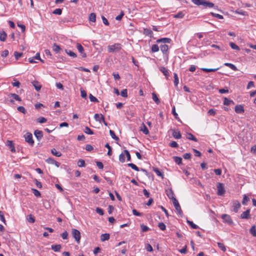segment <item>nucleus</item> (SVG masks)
<instances>
[{"label":"nucleus","instance_id":"nucleus-1","mask_svg":"<svg viewBox=\"0 0 256 256\" xmlns=\"http://www.w3.org/2000/svg\"><path fill=\"white\" fill-rule=\"evenodd\" d=\"M171 41V40L169 38H162L158 39L156 40V42L160 43V42H163L164 44H161L160 46V48L161 51L164 54H166V52H168V46L166 45V43H170Z\"/></svg>","mask_w":256,"mask_h":256},{"label":"nucleus","instance_id":"nucleus-2","mask_svg":"<svg viewBox=\"0 0 256 256\" xmlns=\"http://www.w3.org/2000/svg\"><path fill=\"white\" fill-rule=\"evenodd\" d=\"M121 48V44H115L114 45L108 46V51L110 52H118Z\"/></svg>","mask_w":256,"mask_h":256},{"label":"nucleus","instance_id":"nucleus-3","mask_svg":"<svg viewBox=\"0 0 256 256\" xmlns=\"http://www.w3.org/2000/svg\"><path fill=\"white\" fill-rule=\"evenodd\" d=\"M72 234L78 244L80 243V233L79 230L76 229H72Z\"/></svg>","mask_w":256,"mask_h":256},{"label":"nucleus","instance_id":"nucleus-4","mask_svg":"<svg viewBox=\"0 0 256 256\" xmlns=\"http://www.w3.org/2000/svg\"><path fill=\"white\" fill-rule=\"evenodd\" d=\"M217 194L218 196H223L225 194L226 191L223 184L218 182L217 185Z\"/></svg>","mask_w":256,"mask_h":256},{"label":"nucleus","instance_id":"nucleus-5","mask_svg":"<svg viewBox=\"0 0 256 256\" xmlns=\"http://www.w3.org/2000/svg\"><path fill=\"white\" fill-rule=\"evenodd\" d=\"M172 203L174 206L176 210L178 212V214L182 216V212L181 210L180 206L176 198H174V200H172Z\"/></svg>","mask_w":256,"mask_h":256},{"label":"nucleus","instance_id":"nucleus-6","mask_svg":"<svg viewBox=\"0 0 256 256\" xmlns=\"http://www.w3.org/2000/svg\"><path fill=\"white\" fill-rule=\"evenodd\" d=\"M25 140L28 142L30 145L32 146L34 144V141L32 139V134L30 132H27L24 136Z\"/></svg>","mask_w":256,"mask_h":256},{"label":"nucleus","instance_id":"nucleus-7","mask_svg":"<svg viewBox=\"0 0 256 256\" xmlns=\"http://www.w3.org/2000/svg\"><path fill=\"white\" fill-rule=\"evenodd\" d=\"M222 218L224 222L227 223L230 225L233 224V222L230 215L227 214H223L222 216Z\"/></svg>","mask_w":256,"mask_h":256},{"label":"nucleus","instance_id":"nucleus-8","mask_svg":"<svg viewBox=\"0 0 256 256\" xmlns=\"http://www.w3.org/2000/svg\"><path fill=\"white\" fill-rule=\"evenodd\" d=\"M166 196H168V198L172 200H174V198H176L174 196V192L172 191V188L166 189Z\"/></svg>","mask_w":256,"mask_h":256},{"label":"nucleus","instance_id":"nucleus-9","mask_svg":"<svg viewBox=\"0 0 256 256\" xmlns=\"http://www.w3.org/2000/svg\"><path fill=\"white\" fill-rule=\"evenodd\" d=\"M34 135L38 141H40L43 137L42 132L38 130L34 131Z\"/></svg>","mask_w":256,"mask_h":256},{"label":"nucleus","instance_id":"nucleus-10","mask_svg":"<svg viewBox=\"0 0 256 256\" xmlns=\"http://www.w3.org/2000/svg\"><path fill=\"white\" fill-rule=\"evenodd\" d=\"M76 48L78 52L82 54V56L83 58H86V54L84 52V48L80 44L77 43Z\"/></svg>","mask_w":256,"mask_h":256},{"label":"nucleus","instance_id":"nucleus-11","mask_svg":"<svg viewBox=\"0 0 256 256\" xmlns=\"http://www.w3.org/2000/svg\"><path fill=\"white\" fill-rule=\"evenodd\" d=\"M232 206L234 208V211L235 212H238V209L240 207V204L238 200H234L232 202Z\"/></svg>","mask_w":256,"mask_h":256},{"label":"nucleus","instance_id":"nucleus-12","mask_svg":"<svg viewBox=\"0 0 256 256\" xmlns=\"http://www.w3.org/2000/svg\"><path fill=\"white\" fill-rule=\"evenodd\" d=\"M250 210L248 209L246 211L243 212L241 215L240 218L242 219H249L250 218Z\"/></svg>","mask_w":256,"mask_h":256},{"label":"nucleus","instance_id":"nucleus-13","mask_svg":"<svg viewBox=\"0 0 256 256\" xmlns=\"http://www.w3.org/2000/svg\"><path fill=\"white\" fill-rule=\"evenodd\" d=\"M6 144L10 148L11 152H16L15 147L12 142V141L8 140L6 141Z\"/></svg>","mask_w":256,"mask_h":256},{"label":"nucleus","instance_id":"nucleus-14","mask_svg":"<svg viewBox=\"0 0 256 256\" xmlns=\"http://www.w3.org/2000/svg\"><path fill=\"white\" fill-rule=\"evenodd\" d=\"M160 70L165 76L166 78H168L170 74L168 70L164 67L161 66L159 68Z\"/></svg>","mask_w":256,"mask_h":256},{"label":"nucleus","instance_id":"nucleus-15","mask_svg":"<svg viewBox=\"0 0 256 256\" xmlns=\"http://www.w3.org/2000/svg\"><path fill=\"white\" fill-rule=\"evenodd\" d=\"M235 112L238 114H241L244 112V107L242 105H236L234 108Z\"/></svg>","mask_w":256,"mask_h":256},{"label":"nucleus","instance_id":"nucleus-16","mask_svg":"<svg viewBox=\"0 0 256 256\" xmlns=\"http://www.w3.org/2000/svg\"><path fill=\"white\" fill-rule=\"evenodd\" d=\"M172 135L176 139L180 138L182 137L180 131H176L174 130H172Z\"/></svg>","mask_w":256,"mask_h":256},{"label":"nucleus","instance_id":"nucleus-17","mask_svg":"<svg viewBox=\"0 0 256 256\" xmlns=\"http://www.w3.org/2000/svg\"><path fill=\"white\" fill-rule=\"evenodd\" d=\"M32 84L36 90L39 91L40 90L42 85L38 81H34Z\"/></svg>","mask_w":256,"mask_h":256},{"label":"nucleus","instance_id":"nucleus-18","mask_svg":"<svg viewBox=\"0 0 256 256\" xmlns=\"http://www.w3.org/2000/svg\"><path fill=\"white\" fill-rule=\"evenodd\" d=\"M202 6H204L205 8H212L214 6V4L211 2H207L204 0Z\"/></svg>","mask_w":256,"mask_h":256},{"label":"nucleus","instance_id":"nucleus-19","mask_svg":"<svg viewBox=\"0 0 256 256\" xmlns=\"http://www.w3.org/2000/svg\"><path fill=\"white\" fill-rule=\"evenodd\" d=\"M62 248V246L60 244H56V245H52L51 248L54 250V252H59L60 251Z\"/></svg>","mask_w":256,"mask_h":256},{"label":"nucleus","instance_id":"nucleus-20","mask_svg":"<svg viewBox=\"0 0 256 256\" xmlns=\"http://www.w3.org/2000/svg\"><path fill=\"white\" fill-rule=\"evenodd\" d=\"M9 97L12 98L16 100L21 102L22 100L16 94H10L8 95Z\"/></svg>","mask_w":256,"mask_h":256},{"label":"nucleus","instance_id":"nucleus-21","mask_svg":"<svg viewBox=\"0 0 256 256\" xmlns=\"http://www.w3.org/2000/svg\"><path fill=\"white\" fill-rule=\"evenodd\" d=\"M110 238V234H102L100 236V240L102 242L108 240Z\"/></svg>","mask_w":256,"mask_h":256},{"label":"nucleus","instance_id":"nucleus-22","mask_svg":"<svg viewBox=\"0 0 256 256\" xmlns=\"http://www.w3.org/2000/svg\"><path fill=\"white\" fill-rule=\"evenodd\" d=\"M51 152L53 155L58 157H60L62 156V153L60 152L57 151L54 148L51 150Z\"/></svg>","mask_w":256,"mask_h":256},{"label":"nucleus","instance_id":"nucleus-23","mask_svg":"<svg viewBox=\"0 0 256 256\" xmlns=\"http://www.w3.org/2000/svg\"><path fill=\"white\" fill-rule=\"evenodd\" d=\"M186 138L188 140H194V142H197L198 141L197 138L193 134H192L191 133H188L186 134Z\"/></svg>","mask_w":256,"mask_h":256},{"label":"nucleus","instance_id":"nucleus-24","mask_svg":"<svg viewBox=\"0 0 256 256\" xmlns=\"http://www.w3.org/2000/svg\"><path fill=\"white\" fill-rule=\"evenodd\" d=\"M52 50L56 53H60V52L61 50V48L58 45L56 44H53Z\"/></svg>","mask_w":256,"mask_h":256},{"label":"nucleus","instance_id":"nucleus-25","mask_svg":"<svg viewBox=\"0 0 256 256\" xmlns=\"http://www.w3.org/2000/svg\"><path fill=\"white\" fill-rule=\"evenodd\" d=\"M7 37L6 34L4 32L2 31L0 33V40L2 42H4L6 40Z\"/></svg>","mask_w":256,"mask_h":256},{"label":"nucleus","instance_id":"nucleus-26","mask_svg":"<svg viewBox=\"0 0 256 256\" xmlns=\"http://www.w3.org/2000/svg\"><path fill=\"white\" fill-rule=\"evenodd\" d=\"M173 158L175 162L178 164L180 165L182 164V158L180 157L174 156Z\"/></svg>","mask_w":256,"mask_h":256},{"label":"nucleus","instance_id":"nucleus-27","mask_svg":"<svg viewBox=\"0 0 256 256\" xmlns=\"http://www.w3.org/2000/svg\"><path fill=\"white\" fill-rule=\"evenodd\" d=\"M26 220L30 223H34L35 222V218L32 214L28 215Z\"/></svg>","mask_w":256,"mask_h":256},{"label":"nucleus","instance_id":"nucleus-28","mask_svg":"<svg viewBox=\"0 0 256 256\" xmlns=\"http://www.w3.org/2000/svg\"><path fill=\"white\" fill-rule=\"evenodd\" d=\"M224 65L226 66H228L229 68H230L233 70H234V71L238 70V68H236V67L234 64H231V63H228V62H226V63L224 64Z\"/></svg>","mask_w":256,"mask_h":256},{"label":"nucleus","instance_id":"nucleus-29","mask_svg":"<svg viewBox=\"0 0 256 256\" xmlns=\"http://www.w3.org/2000/svg\"><path fill=\"white\" fill-rule=\"evenodd\" d=\"M219 68H202L201 70L202 71H204L205 72H214L218 70Z\"/></svg>","mask_w":256,"mask_h":256},{"label":"nucleus","instance_id":"nucleus-30","mask_svg":"<svg viewBox=\"0 0 256 256\" xmlns=\"http://www.w3.org/2000/svg\"><path fill=\"white\" fill-rule=\"evenodd\" d=\"M152 98L157 104H159L160 103V100L154 92L152 94Z\"/></svg>","mask_w":256,"mask_h":256},{"label":"nucleus","instance_id":"nucleus-31","mask_svg":"<svg viewBox=\"0 0 256 256\" xmlns=\"http://www.w3.org/2000/svg\"><path fill=\"white\" fill-rule=\"evenodd\" d=\"M89 20L92 22L96 20V15L94 13H91L89 16Z\"/></svg>","mask_w":256,"mask_h":256},{"label":"nucleus","instance_id":"nucleus-32","mask_svg":"<svg viewBox=\"0 0 256 256\" xmlns=\"http://www.w3.org/2000/svg\"><path fill=\"white\" fill-rule=\"evenodd\" d=\"M84 132L88 134H93L94 132L88 126H86L84 130Z\"/></svg>","mask_w":256,"mask_h":256},{"label":"nucleus","instance_id":"nucleus-33","mask_svg":"<svg viewBox=\"0 0 256 256\" xmlns=\"http://www.w3.org/2000/svg\"><path fill=\"white\" fill-rule=\"evenodd\" d=\"M231 104H234V102L232 100H229L226 98H225L224 99V105L229 106Z\"/></svg>","mask_w":256,"mask_h":256},{"label":"nucleus","instance_id":"nucleus-34","mask_svg":"<svg viewBox=\"0 0 256 256\" xmlns=\"http://www.w3.org/2000/svg\"><path fill=\"white\" fill-rule=\"evenodd\" d=\"M110 134L112 138L114 140L117 141L119 140V138L117 136H116L115 133L113 130H110Z\"/></svg>","mask_w":256,"mask_h":256},{"label":"nucleus","instance_id":"nucleus-35","mask_svg":"<svg viewBox=\"0 0 256 256\" xmlns=\"http://www.w3.org/2000/svg\"><path fill=\"white\" fill-rule=\"evenodd\" d=\"M77 164L80 167H84L86 166L84 160L82 159H80L78 160Z\"/></svg>","mask_w":256,"mask_h":256},{"label":"nucleus","instance_id":"nucleus-36","mask_svg":"<svg viewBox=\"0 0 256 256\" xmlns=\"http://www.w3.org/2000/svg\"><path fill=\"white\" fill-rule=\"evenodd\" d=\"M184 14L182 12H178L177 14H174V18H184Z\"/></svg>","mask_w":256,"mask_h":256},{"label":"nucleus","instance_id":"nucleus-37","mask_svg":"<svg viewBox=\"0 0 256 256\" xmlns=\"http://www.w3.org/2000/svg\"><path fill=\"white\" fill-rule=\"evenodd\" d=\"M250 233L254 236H256V228L255 226H252L250 229Z\"/></svg>","mask_w":256,"mask_h":256},{"label":"nucleus","instance_id":"nucleus-38","mask_svg":"<svg viewBox=\"0 0 256 256\" xmlns=\"http://www.w3.org/2000/svg\"><path fill=\"white\" fill-rule=\"evenodd\" d=\"M125 156L126 154L124 152H122L119 156V160L122 162H125Z\"/></svg>","mask_w":256,"mask_h":256},{"label":"nucleus","instance_id":"nucleus-39","mask_svg":"<svg viewBox=\"0 0 256 256\" xmlns=\"http://www.w3.org/2000/svg\"><path fill=\"white\" fill-rule=\"evenodd\" d=\"M152 52H157L159 50V47L157 45V44H153L152 46Z\"/></svg>","mask_w":256,"mask_h":256},{"label":"nucleus","instance_id":"nucleus-40","mask_svg":"<svg viewBox=\"0 0 256 256\" xmlns=\"http://www.w3.org/2000/svg\"><path fill=\"white\" fill-rule=\"evenodd\" d=\"M66 52L68 55H69L70 56H72V57H73V58H76V54H75L74 52H72V51H71V50H66Z\"/></svg>","mask_w":256,"mask_h":256},{"label":"nucleus","instance_id":"nucleus-41","mask_svg":"<svg viewBox=\"0 0 256 256\" xmlns=\"http://www.w3.org/2000/svg\"><path fill=\"white\" fill-rule=\"evenodd\" d=\"M128 166L136 171H139V168L132 163H129L128 164Z\"/></svg>","mask_w":256,"mask_h":256},{"label":"nucleus","instance_id":"nucleus-42","mask_svg":"<svg viewBox=\"0 0 256 256\" xmlns=\"http://www.w3.org/2000/svg\"><path fill=\"white\" fill-rule=\"evenodd\" d=\"M105 147L108 148V156H111L112 154V148L109 145L108 143H106L105 144Z\"/></svg>","mask_w":256,"mask_h":256},{"label":"nucleus","instance_id":"nucleus-43","mask_svg":"<svg viewBox=\"0 0 256 256\" xmlns=\"http://www.w3.org/2000/svg\"><path fill=\"white\" fill-rule=\"evenodd\" d=\"M218 248L223 252H225L226 250V248L224 244L221 242H218Z\"/></svg>","mask_w":256,"mask_h":256},{"label":"nucleus","instance_id":"nucleus-44","mask_svg":"<svg viewBox=\"0 0 256 256\" xmlns=\"http://www.w3.org/2000/svg\"><path fill=\"white\" fill-rule=\"evenodd\" d=\"M187 222L188 224L193 228L196 229L198 228V226L194 224L192 222L188 220Z\"/></svg>","mask_w":256,"mask_h":256},{"label":"nucleus","instance_id":"nucleus-45","mask_svg":"<svg viewBox=\"0 0 256 256\" xmlns=\"http://www.w3.org/2000/svg\"><path fill=\"white\" fill-rule=\"evenodd\" d=\"M142 126H143V128H142L140 129V130L143 132L145 134H148V132H149L148 128H146V126L144 124H142Z\"/></svg>","mask_w":256,"mask_h":256},{"label":"nucleus","instance_id":"nucleus-46","mask_svg":"<svg viewBox=\"0 0 256 256\" xmlns=\"http://www.w3.org/2000/svg\"><path fill=\"white\" fill-rule=\"evenodd\" d=\"M204 0H192L193 3L198 6L202 5Z\"/></svg>","mask_w":256,"mask_h":256},{"label":"nucleus","instance_id":"nucleus-47","mask_svg":"<svg viewBox=\"0 0 256 256\" xmlns=\"http://www.w3.org/2000/svg\"><path fill=\"white\" fill-rule=\"evenodd\" d=\"M230 45L231 48L234 50H240V48L234 42H230Z\"/></svg>","mask_w":256,"mask_h":256},{"label":"nucleus","instance_id":"nucleus-48","mask_svg":"<svg viewBox=\"0 0 256 256\" xmlns=\"http://www.w3.org/2000/svg\"><path fill=\"white\" fill-rule=\"evenodd\" d=\"M140 226L142 232H146L149 230L148 227L144 224H141Z\"/></svg>","mask_w":256,"mask_h":256},{"label":"nucleus","instance_id":"nucleus-49","mask_svg":"<svg viewBox=\"0 0 256 256\" xmlns=\"http://www.w3.org/2000/svg\"><path fill=\"white\" fill-rule=\"evenodd\" d=\"M236 13L240 14H242L243 16H247L248 15V14L246 12L242 10H237L236 11Z\"/></svg>","mask_w":256,"mask_h":256},{"label":"nucleus","instance_id":"nucleus-50","mask_svg":"<svg viewBox=\"0 0 256 256\" xmlns=\"http://www.w3.org/2000/svg\"><path fill=\"white\" fill-rule=\"evenodd\" d=\"M158 226L162 230H164L166 229V226L164 222H160L158 224Z\"/></svg>","mask_w":256,"mask_h":256},{"label":"nucleus","instance_id":"nucleus-51","mask_svg":"<svg viewBox=\"0 0 256 256\" xmlns=\"http://www.w3.org/2000/svg\"><path fill=\"white\" fill-rule=\"evenodd\" d=\"M174 84L176 86H177L178 84V78L177 74L174 73Z\"/></svg>","mask_w":256,"mask_h":256},{"label":"nucleus","instance_id":"nucleus-52","mask_svg":"<svg viewBox=\"0 0 256 256\" xmlns=\"http://www.w3.org/2000/svg\"><path fill=\"white\" fill-rule=\"evenodd\" d=\"M47 121V120L44 117H40L37 119V122L39 123H44Z\"/></svg>","mask_w":256,"mask_h":256},{"label":"nucleus","instance_id":"nucleus-53","mask_svg":"<svg viewBox=\"0 0 256 256\" xmlns=\"http://www.w3.org/2000/svg\"><path fill=\"white\" fill-rule=\"evenodd\" d=\"M89 98L90 100L92 102H98V100L92 94H90Z\"/></svg>","mask_w":256,"mask_h":256},{"label":"nucleus","instance_id":"nucleus-54","mask_svg":"<svg viewBox=\"0 0 256 256\" xmlns=\"http://www.w3.org/2000/svg\"><path fill=\"white\" fill-rule=\"evenodd\" d=\"M17 110L19 112H22V113H23L24 114H25L26 113V110L24 106H19L18 107Z\"/></svg>","mask_w":256,"mask_h":256},{"label":"nucleus","instance_id":"nucleus-55","mask_svg":"<svg viewBox=\"0 0 256 256\" xmlns=\"http://www.w3.org/2000/svg\"><path fill=\"white\" fill-rule=\"evenodd\" d=\"M250 200L249 198L246 196L244 195L243 200L242 201V204L244 205H246V202Z\"/></svg>","mask_w":256,"mask_h":256},{"label":"nucleus","instance_id":"nucleus-56","mask_svg":"<svg viewBox=\"0 0 256 256\" xmlns=\"http://www.w3.org/2000/svg\"><path fill=\"white\" fill-rule=\"evenodd\" d=\"M52 13L55 14L60 15L62 13V10L60 8H56L54 10Z\"/></svg>","mask_w":256,"mask_h":256},{"label":"nucleus","instance_id":"nucleus-57","mask_svg":"<svg viewBox=\"0 0 256 256\" xmlns=\"http://www.w3.org/2000/svg\"><path fill=\"white\" fill-rule=\"evenodd\" d=\"M32 191L35 196H36L37 197L40 196V193L38 190L34 189V188H32Z\"/></svg>","mask_w":256,"mask_h":256},{"label":"nucleus","instance_id":"nucleus-58","mask_svg":"<svg viewBox=\"0 0 256 256\" xmlns=\"http://www.w3.org/2000/svg\"><path fill=\"white\" fill-rule=\"evenodd\" d=\"M14 82H12V85L14 86L19 88L20 86V82L18 80H15V79L14 80Z\"/></svg>","mask_w":256,"mask_h":256},{"label":"nucleus","instance_id":"nucleus-59","mask_svg":"<svg viewBox=\"0 0 256 256\" xmlns=\"http://www.w3.org/2000/svg\"><path fill=\"white\" fill-rule=\"evenodd\" d=\"M80 94L82 98H86L87 96L86 92L82 89H80Z\"/></svg>","mask_w":256,"mask_h":256},{"label":"nucleus","instance_id":"nucleus-60","mask_svg":"<svg viewBox=\"0 0 256 256\" xmlns=\"http://www.w3.org/2000/svg\"><path fill=\"white\" fill-rule=\"evenodd\" d=\"M144 33L146 35H150V36L152 34V32L148 28L144 30Z\"/></svg>","mask_w":256,"mask_h":256},{"label":"nucleus","instance_id":"nucleus-61","mask_svg":"<svg viewBox=\"0 0 256 256\" xmlns=\"http://www.w3.org/2000/svg\"><path fill=\"white\" fill-rule=\"evenodd\" d=\"M22 52H14V56L16 60H18L20 57L22 56Z\"/></svg>","mask_w":256,"mask_h":256},{"label":"nucleus","instance_id":"nucleus-62","mask_svg":"<svg viewBox=\"0 0 256 256\" xmlns=\"http://www.w3.org/2000/svg\"><path fill=\"white\" fill-rule=\"evenodd\" d=\"M120 94L122 96L126 98L128 96L127 90L126 89L122 90L120 92Z\"/></svg>","mask_w":256,"mask_h":256},{"label":"nucleus","instance_id":"nucleus-63","mask_svg":"<svg viewBox=\"0 0 256 256\" xmlns=\"http://www.w3.org/2000/svg\"><path fill=\"white\" fill-rule=\"evenodd\" d=\"M96 211L100 216H102L104 214V210L100 208H97L96 210Z\"/></svg>","mask_w":256,"mask_h":256},{"label":"nucleus","instance_id":"nucleus-64","mask_svg":"<svg viewBox=\"0 0 256 256\" xmlns=\"http://www.w3.org/2000/svg\"><path fill=\"white\" fill-rule=\"evenodd\" d=\"M61 236L62 238L64 239V240H67L68 239V233L66 231H65L64 232H62L61 234Z\"/></svg>","mask_w":256,"mask_h":256}]
</instances>
